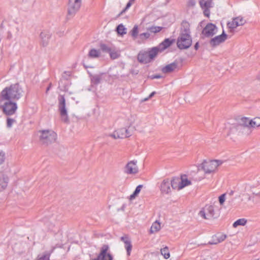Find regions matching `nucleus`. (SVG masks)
I'll list each match as a JSON object with an SVG mask.
<instances>
[{
  "instance_id": "obj_1",
  "label": "nucleus",
  "mask_w": 260,
  "mask_h": 260,
  "mask_svg": "<svg viewBox=\"0 0 260 260\" xmlns=\"http://www.w3.org/2000/svg\"><path fill=\"white\" fill-rule=\"evenodd\" d=\"M21 93V88L18 84L11 85L6 87L1 91L0 99L16 101L20 98Z\"/></svg>"
},
{
  "instance_id": "obj_2",
  "label": "nucleus",
  "mask_w": 260,
  "mask_h": 260,
  "mask_svg": "<svg viewBox=\"0 0 260 260\" xmlns=\"http://www.w3.org/2000/svg\"><path fill=\"white\" fill-rule=\"evenodd\" d=\"M159 51L157 47H153L148 51H141L138 54L137 59L141 63H149L156 56Z\"/></svg>"
},
{
  "instance_id": "obj_3",
  "label": "nucleus",
  "mask_w": 260,
  "mask_h": 260,
  "mask_svg": "<svg viewBox=\"0 0 260 260\" xmlns=\"http://www.w3.org/2000/svg\"><path fill=\"white\" fill-rule=\"evenodd\" d=\"M222 164L223 161L219 159L204 161L202 164V169L205 174H210L215 172Z\"/></svg>"
},
{
  "instance_id": "obj_4",
  "label": "nucleus",
  "mask_w": 260,
  "mask_h": 260,
  "mask_svg": "<svg viewBox=\"0 0 260 260\" xmlns=\"http://www.w3.org/2000/svg\"><path fill=\"white\" fill-rule=\"evenodd\" d=\"M0 108L5 114L12 115L15 113L17 106L15 101L0 99Z\"/></svg>"
},
{
  "instance_id": "obj_5",
  "label": "nucleus",
  "mask_w": 260,
  "mask_h": 260,
  "mask_svg": "<svg viewBox=\"0 0 260 260\" xmlns=\"http://www.w3.org/2000/svg\"><path fill=\"white\" fill-rule=\"evenodd\" d=\"M39 133L40 139L43 143L48 144L56 141V134L52 131H41Z\"/></svg>"
},
{
  "instance_id": "obj_6",
  "label": "nucleus",
  "mask_w": 260,
  "mask_h": 260,
  "mask_svg": "<svg viewBox=\"0 0 260 260\" xmlns=\"http://www.w3.org/2000/svg\"><path fill=\"white\" fill-rule=\"evenodd\" d=\"M191 39L188 34H180L177 40V46L181 49H186L191 45Z\"/></svg>"
},
{
  "instance_id": "obj_7",
  "label": "nucleus",
  "mask_w": 260,
  "mask_h": 260,
  "mask_svg": "<svg viewBox=\"0 0 260 260\" xmlns=\"http://www.w3.org/2000/svg\"><path fill=\"white\" fill-rule=\"evenodd\" d=\"M199 215L203 219H210L214 215V207L211 205H206L199 212Z\"/></svg>"
},
{
  "instance_id": "obj_8",
  "label": "nucleus",
  "mask_w": 260,
  "mask_h": 260,
  "mask_svg": "<svg viewBox=\"0 0 260 260\" xmlns=\"http://www.w3.org/2000/svg\"><path fill=\"white\" fill-rule=\"evenodd\" d=\"M218 32V27L212 23L206 24L202 30V34L206 37H212Z\"/></svg>"
},
{
  "instance_id": "obj_9",
  "label": "nucleus",
  "mask_w": 260,
  "mask_h": 260,
  "mask_svg": "<svg viewBox=\"0 0 260 260\" xmlns=\"http://www.w3.org/2000/svg\"><path fill=\"white\" fill-rule=\"evenodd\" d=\"M245 22L246 20L243 17L238 16L230 21L227 25L229 28L235 29L238 26L244 25Z\"/></svg>"
},
{
  "instance_id": "obj_10",
  "label": "nucleus",
  "mask_w": 260,
  "mask_h": 260,
  "mask_svg": "<svg viewBox=\"0 0 260 260\" xmlns=\"http://www.w3.org/2000/svg\"><path fill=\"white\" fill-rule=\"evenodd\" d=\"M227 38L228 35L225 33L224 30H223L221 35L213 38L210 41V44L212 47L218 46L220 44L223 43Z\"/></svg>"
},
{
  "instance_id": "obj_11",
  "label": "nucleus",
  "mask_w": 260,
  "mask_h": 260,
  "mask_svg": "<svg viewBox=\"0 0 260 260\" xmlns=\"http://www.w3.org/2000/svg\"><path fill=\"white\" fill-rule=\"evenodd\" d=\"M139 169L137 161H131L125 167V172L128 174H136L138 173Z\"/></svg>"
},
{
  "instance_id": "obj_12",
  "label": "nucleus",
  "mask_w": 260,
  "mask_h": 260,
  "mask_svg": "<svg viewBox=\"0 0 260 260\" xmlns=\"http://www.w3.org/2000/svg\"><path fill=\"white\" fill-rule=\"evenodd\" d=\"M81 0H69L68 12L70 14H73L80 8Z\"/></svg>"
},
{
  "instance_id": "obj_13",
  "label": "nucleus",
  "mask_w": 260,
  "mask_h": 260,
  "mask_svg": "<svg viewBox=\"0 0 260 260\" xmlns=\"http://www.w3.org/2000/svg\"><path fill=\"white\" fill-rule=\"evenodd\" d=\"M59 102V108L62 118L66 121L67 120V112L66 109V101L62 95H60L58 98Z\"/></svg>"
},
{
  "instance_id": "obj_14",
  "label": "nucleus",
  "mask_w": 260,
  "mask_h": 260,
  "mask_svg": "<svg viewBox=\"0 0 260 260\" xmlns=\"http://www.w3.org/2000/svg\"><path fill=\"white\" fill-rule=\"evenodd\" d=\"M109 247L107 245L102 247L100 253L98 256L99 260H112L111 255L108 252Z\"/></svg>"
},
{
  "instance_id": "obj_15",
  "label": "nucleus",
  "mask_w": 260,
  "mask_h": 260,
  "mask_svg": "<svg viewBox=\"0 0 260 260\" xmlns=\"http://www.w3.org/2000/svg\"><path fill=\"white\" fill-rule=\"evenodd\" d=\"M124 131V128L118 129L109 134V136L114 139H124L125 138V136L123 133Z\"/></svg>"
},
{
  "instance_id": "obj_16",
  "label": "nucleus",
  "mask_w": 260,
  "mask_h": 260,
  "mask_svg": "<svg viewBox=\"0 0 260 260\" xmlns=\"http://www.w3.org/2000/svg\"><path fill=\"white\" fill-rule=\"evenodd\" d=\"M226 238V235L223 233H218L212 237L211 244H217L223 242Z\"/></svg>"
},
{
  "instance_id": "obj_17",
  "label": "nucleus",
  "mask_w": 260,
  "mask_h": 260,
  "mask_svg": "<svg viewBox=\"0 0 260 260\" xmlns=\"http://www.w3.org/2000/svg\"><path fill=\"white\" fill-rule=\"evenodd\" d=\"M171 185L175 190H180L183 189L180 178H173L171 181Z\"/></svg>"
},
{
  "instance_id": "obj_18",
  "label": "nucleus",
  "mask_w": 260,
  "mask_h": 260,
  "mask_svg": "<svg viewBox=\"0 0 260 260\" xmlns=\"http://www.w3.org/2000/svg\"><path fill=\"white\" fill-rule=\"evenodd\" d=\"M173 42H174V40L166 39L161 43L160 44L159 47L157 48L159 49V52H161L170 47Z\"/></svg>"
},
{
  "instance_id": "obj_19",
  "label": "nucleus",
  "mask_w": 260,
  "mask_h": 260,
  "mask_svg": "<svg viewBox=\"0 0 260 260\" xmlns=\"http://www.w3.org/2000/svg\"><path fill=\"white\" fill-rule=\"evenodd\" d=\"M171 183L168 181H164L160 185V190L164 193H169L171 192V189L170 188Z\"/></svg>"
},
{
  "instance_id": "obj_20",
  "label": "nucleus",
  "mask_w": 260,
  "mask_h": 260,
  "mask_svg": "<svg viewBox=\"0 0 260 260\" xmlns=\"http://www.w3.org/2000/svg\"><path fill=\"white\" fill-rule=\"evenodd\" d=\"M177 63L173 62L169 64H168L165 67L162 68L161 69V71L164 73H169L175 71L177 69Z\"/></svg>"
},
{
  "instance_id": "obj_21",
  "label": "nucleus",
  "mask_w": 260,
  "mask_h": 260,
  "mask_svg": "<svg viewBox=\"0 0 260 260\" xmlns=\"http://www.w3.org/2000/svg\"><path fill=\"white\" fill-rule=\"evenodd\" d=\"M180 179L183 188L191 185V180L186 175H181Z\"/></svg>"
},
{
  "instance_id": "obj_22",
  "label": "nucleus",
  "mask_w": 260,
  "mask_h": 260,
  "mask_svg": "<svg viewBox=\"0 0 260 260\" xmlns=\"http://www.w3.org/2000/svg\"><path fill=\"white\" fill-rule=\"evenodd\" d=\"M260 127V117L256 116L250 118V128H257Z\"/></svg>"
},
{
  "instance_id": "obj_23",
  "label": "nucleus",
  "mask_w": 260,
  "mask_h": 260,
  "mask_svg": "<svg viewBox=\"0 0 260 260\" xmlns=\"http://www.w3.org/2000/svg\"><path fill=\"white\" fill-rule=\"evenodd\" d=\"M101 51L95 48L90 49L88 54L89 57L92 58H98L101 56Z\"/></svg>"
},
{
  "instance_id": "obj_24",
  "label": "nucleus",
  "mask_w": 260,
  "mask_h": 260,
  "mask_svg": "<svg viewBox=\"0 0 260 260\" xmlns=\"http://www.w3.org/2000/svg\"><path fill=\"white\" fill-rule=\"evenodd\" d=\"M240 124L246 127H250V118L247 117H242L240 119Z\"/></svg>"
},
{
  "instance_id": "obj_25",
  "label": "nucleus",
  "mask_w": 260,
  "mask_h": 260,
  "mask_svg": "<svg viewBox=\"0 0 260 260\" xmlns=\"http://www.w3.org/2000/svg\"><path fill=\"white\" fill-rule=\"evenodd\" d=\"M190 33V24L187 21H183L181 24V34Z\"/></svg>"
},
{
  "instance_id": "obj_26",
  "label": "nucleus",
  "mask_w": 260,
  "mask_h": 260,
  "mask_svg": "<svg viewBox=\"0 0 260 260\" xmlns=\"http://www.w3.org/2000/svg\"><path fill=\"white\" fill-rule=\"evenodd\" d=\"M160 252L165 259H167L170 257L171 254L168 246H166L161 248L160 249Z\"/></svg>"
},
{
  "instance_id": "obj_27",
  "label": "nucleus",
  "mask_w": 260,
  "mask_h": 260,
  "mask_svg": "<svg viewBox=\"0 0 260 260\" xmlns=\"http://www.w3.org/2000/svg\"><path fill=\"white\" fill-rule=\"evenodd\" d=\"M161 229L160 223L158 221H155L151 226L150 232L151 233H154L158 232Z\"/></svg>"
},
{
  "instance_id": "obj_28",
  "label": "nucleus",
  "mask_w": 260,
  "mask_h": 260,
  "mask_svg": "<svg viewBox=\"0 0 260 260\" xmlns=\"http://www.w3.org/2000/svg\"><path fill=\"white\" fill-rule=\"evenodd\" d=\"M143 185H139L136 187L134 192L129 197V200L130 201H133L137 197H138V194L140 192L142 188H143Z\"/></svg>"
},
{
  "instance_id": "obj_29",
  "label": "nucleus",
  "mask_w": 260,
  "mask_h": 260,
  "mask_svg": "<svg viewBox=\"0 0 260 260\" xmlns=\"http://www.w3.org/2000/svg\"><path fill=\"white\" fill-rule=\"evenodd\" d=\"M200 4L202 9H209L211 6L210 0H201Z\"/></svg>"
},
{
  "instance_id": "obj_30",
  "label": "nucleus",
  "mask_w": 260,
  "mask_h": 260,
  "mask_svg": "<svg viewBox=\"0 0 260 260\" xmlns=\"http://www.w3.org/2000/svg\"><path fill=\"white\" fill-rule=\"evenodd\" d=\"M109 54L110 57L113 59H116L120 56L119 51L112 48H111V51L109 52Z\"/></svg>"
},
{
  "instance_id": "obj_31",
  "label": "nucleus",
  "mask_w": 260,
  "mask_h": 260,
  "mask_svg": "<svg viewBox=\"0 0 260 260\" xmlns=\"http://www.w3.org/2000/svg\"><path fill=\"white\" fill-rule=\"evenodd\" d=\"M247 222L245 218H241L236 220L233 224L234 228H237L239 225H244Z\"/></svg>"
},
{
  "instance_id": "obj_32",
  "label": "nucleus",
  "mask_w": 260,
  "mask_h": 260,
  "mask_svg": "<svg viewBox=\"0 0 260 260\" xmlns=\"http://www.w3.org/2000/svg\"><path fill=\"white\" fill-rule=\"evenodd\" d=\"M162 29L161 26H152L148 28V30L153 33H157L160 32Z\"/></svg>"
},
{
  "instance_id": "obj_33",
  "label": "nucleus",
  "mask_w": 260,
  "mask_h": 260,
  "mask_svg": "<svg viewBox=\"0 0 260 260\" xmlns=\"http://www.w3.org/2000/svg\"><path fill=\"white\" fill-rule=\"evenodd\" d=\"M117 31L118 34L123 35L126 34V28L124 25L120 24L117 27Z\"/></svg>"
},
{
  "instance_id": "obj_34",
  "label": "nucleus",
  "mask_w": 260,
  "mask_h": 260,
  "mask_svg": "<svg viewBox=\"0 0 260 260\" xmlns=\"http://www.w3.org/2000/svg\"><path fill=\"white\" fill-rule=\"evenodd\" d=\"M131 32L132 37L135 39L136 38L139 33L138 26L137 25H135Z\"/></svg>"
},
{
  "instance_id": "obj_35",
  "label": "nucleus",
  "mask_w": 260,
  "mask_h": 260,
  "mask_svg": "<svg viewBox=\"0 0 260 260\" xmlns=\"http://www.w3.org/2000/svg\"><path fill=\"white\" fill-rule=\"evenodd\" d=\"M100 48L103 51L107 52L108 53H109L111 49L110 47L104 44H101Z\"/></svg>"
},
{
  "instance_id": "obj_36",
  "label": "nucleus",
  "mask_w": 260,
  "mask_h": 260,
  "mask_svg": "<svg viewBox=\"0 0 260 260\" xmlns=\"http://www.w3.org/2000/svg\"><path fill=\"white\" fill-rule=\"evenodd\" d=\"M136 0H129L127 3L125 8L121 12V14L125 12L127 9H128L132 5H133Z\"/></svg>"
},
{
  "instance_id": "obj_37",
  "label": "nucleus",
  "mask_w": 260,
  "mask_h": 260,
  "mask_svg": "<svg viewBox=\"0 0 260 260\" xmlns=\"http://www.w3.org/2000/svg\"><path fill=\"white\" fill-rule=\"evenodd\" d=\"M5 159V153L3 151H0V165L4 162Z\"/></svg>"
},
{
  "instance_id": "obj_38",
  "label": "nucleus",
  "mask_w": 260,
  "mask_h": 260,
  "mask_svg": "<svg viewBox=\"0 0 260 260\" xmlns=\"http://www.w3.org/2000/svg\"><path fill=\"white\" fill-rule=\"evenodd\" d=\"M142 39H146L149 38L150 34L148 32L142 33L140 36Z\"/></svg>"
},
{
  "instance_id": "obj_39",
  "label": "nucleus",
  "mask_w": 260,
  "mask_h": 260,
  "mask_svg": "<svg viewBox=\"0 0 260 260\" xmlns=\"http://www.w3.org/2000/svg\"><path fill=\"white\" fill-rule=\"evenodd\" d=\"M225 194H223L219 197V202L221 205H222L223 204V203L224 202L225 200Z\"/></svg>"
},
{
  "instance_id": "obj_40",
  "label": "nucleus",
  "mask_w": 260,
  "mask_h": 260,
  "mask_svg": "<svg viewBox=\"0 0 260 260\" xmlns=\"http://www.w3.org/2000/svg\"><path fill=\"white\" fill-rule=\"evenodd\" d=\"M15 120L12 118H8L7 119V126L10 127L12 126L13 123L14 122Z\"/></svg>"
},
{
  "instance_id": "obj_41",
  "label": "nucleus",
  "mask_w": 260,
  "mask_h": 260,
  "mask_svg": "<svg viewBox=\"0 0 260 260\" xmlns=\"http://www.w3.org/2000/svg\"><path fill=\"white\" fill-rule=\"evenodd\" d=\"M125 248H126L127 253L128 255L130 254V252L132 250V245L131 243H128L127 244L125 245Z\"/></svg>"
},
{
  "instance_id": "obj_42",
  "label": "nucleus",
  "mask_w": 260,
  "mask_h": 260,
  "mask_svg": "<svg viewBox=\"0 0 260 260\" xmlns=\"http://www.w3.org/2000/svg\"><path fill=\"white\" fill-rule=\"evenodd\" d=\"M124 128V132L123 133V134L125 136V138L129 137L132 135L131 132L127 129Z\"/></svg>"
},
{
  "instance_id": "obj_43",
  "label": "nucleus",
  "mask_w": 260,
  "mask_h": 260,
  "mask_svg": "<svg viewBox=\"0 0 260 260\" xmlns=\"http://www.w3.org/2000/svg\"><path fill=\"white\" fill-rule=\"evenodd\" d=\"M37 260H49V256L48 255H44L39 256Z\"/></svg>"
},
{
  "instance_id": "obj_44",
  "label": "nucleus",
  "mask_w": 260,
  "mask_h": 260,
  "mask_svg": "<svg viewBox=\"0 0 260 260\" xmlns=\"http://www.w3.org/2000/svg\"><path fill=\"white\" fill-rule=\"evenodd\" d=\"M122 240L125 243V245L127 244L128 243H130L131 241L128 237H123L121 238Z\"/></svg>"
},
{
  "instance_id": "obj_45",
  "label": "nucleus",
  "mask_w": 260,
  "mask_h": 260,
  "mask_svg": "<svg viewBox=\"0 0 260 260\" xmlns=\"http://www.w3.org/2000/svg\"><path fill=\"white\" fill-rule=\"evenodd\" d=\"M204 9V15L209 17V16H210V12H209V10H208V9Z\"/></svg>"
},
{
  "instance_id": "obj_46",
  "label": "nucleus",
  "mask_w": 260,
  "mask_h": 260,
  "mask_svg": "<svg viewBox=\"0 0 260 260\" xmlns=\"http://www.w3.org/2000/svg\"><path fill=\"white\" fill-rule=\"evenodd\" d=\"M3 180H4V183H5V186H6L8 182V180H9L8 178L7 177H4L3 178Z\"/></svg>"
},
{
  "instance_id": "obj_47",
  "label": "nucleus",
  "mask_w": 260,
  "mask_h": 260,
  "mask_svg": "<svg viewBox=\"0 0 260 260\" xmlns=\"http://www.w3.org/2000/svg\"><path fill=\"white\" fill-rule=\"evenodd\" d=\"M161 77L159 75H154V76H152L151 77V78L152 79H158V78H160Z\"/></svg>"
},
{
  "instance_id": "obj_48",
  "label": "nucleus",
  "mask_w": 260,
  "mask_h": 260,
  "mask_svg": "<svg viewBox=\"0 0 260 260\" xmlns=\"http://www.w3.org/2000/svg\"><path fill=\"white\" fill-rule=\"evenodd\" d=\"M155 93V92H152L149 95V98H151L152 96H153V95Z\"/></svg>"
},
{
  "instance_id": "obj_49",
  "label": "nucleus",
  "mask_w": 260,
  "mask_h": 260,
  "mask_svg": "<svg viewBox=\"0 0 260 260\" xmlns=\"http://www.w3.org/2000/svg\"><path fill=\"white\" fill-rule=\"evenodd\" d=\"M194 47H195V48H196V49H198V43H197V44L195 45V46H194Z\"/></svg>"
},
{
  "instance_id": "obj_50",
  "label": "nucleus",
  "mask_w": 260,
  "mask_h": 260,
  "mask_svg": "<svg viewBox=\"0 0 260 260\" xmlns=\"http://www.w3.org/2000/svg\"><path fill=\"white\" fill-rule=\"evenodd\" d=\"M51 87V85H49V87L47 88V91H48Z\"/></svg>"
}]
</instances>
